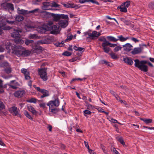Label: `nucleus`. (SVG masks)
Returning <instances> with one entry per match:
<instances>
[{
  "label": "nucleus",
  "mask_w": 154,
  "mask_h": 154,
  "mask_svg": "<svg viewBox=\"0 0 154 154\" xmlns=\"http://www.w3.org/2000/svg\"><path fill=\"white\" fill-rule=\"evenodd\" d=\"M89 34V37H87L86 39L89 38L91 39H93L95 37H98L101 35L100 32H98L96 31H93L92 33Z\"/></svg>",
  "instance_id": "obj_12"
},
{
  "label": "nucleus",
  "mask_w": 154,
  "mask_h": 154,
  "mask_svg": "<svg viewBox=\"0 0 154 154\" xmlns=\"http://www.w3.org/2000/svg\"><path fill=\"white\" fill-rule=\"evenodd\" d=\"M15 42L20 44H22L24 43V41L21 39L20 37H19L17 39L15 40Z\"/></svg>",
  "instance_id": "obj_39"
},
{
  "label": "nucleus",
  "mask_w": 154,
  "mask_h": 154,
  "mask_svg": "<svg viewBox=\"0 0 154 154\" xmlns=\"http://www.w3.org/2000/svg\"><path fill=\"white\" fill-rule=\"evenodd\" d=\"M7 114L6 112H4L2 111V110H0V116H5L7 115Z\"/></svg>",
  "instance_id": "obj_54"
},
{
  "label": "nucleus",
  "mask_w": 154,
  "mask_h": 154,
  "mask_svg": "<svg viewBox=\"0 0 154 154\" xmlns=\"http://www.w3.org/2000/svg\"><path fill=\"white\" fill-rule=\"evenodd\" d=\"M9 111L10 112H13L15 116L18 115V116L20 117L21 116V114L18 113V111L17 110V108L16 106H14L11 107L9 109Z\"/></svg>",
  "instance_id": "obj_19"
},
{
  "label": "nucleus",
  "mask_w": 154,
  "mask_h": 154,
  "mask_svg": "<svg viewBox=\"0 0 154 154\" xmlns=\"http://www.w3.org/2000/svg\"><path fill=\"white\" fill-rule=\"evenodd\" d=\"M17 12L18 14L23 15L29 14V11L23 9H20L19 8H18Z\"/></svg>",
  "instance_id": "obj_21"
},
{
  "label": "nucleus",
  "mask_w": 154,
  "mask_h": 154,
  "mask_svg": "<svg viewBox=\"0 0 154 154\" xmlns=\"http://www.w3.org/2000/svg\"><path fill=\"white\" fill-rule=\"evenodd\" d=\"M9 64L7 61L3 62L0 63L1 67H9Z\"/></svg>",
  "instance_id": "obj_27"
},
{
  "label": "nucleus",
  "mask_w": 154,
  "mask_h": 154,
  "mask_svg": "<svg viewBox=\"0 0 154 154\" xmlns=\"http://www.w3.org/2000/svg\"><path fill=\"white\" fill-rule=\"evenodd\" d=\"M21 72L24 75L28 72H29L27 71L26 69L23 68L21 69Z\"/></svg>",
  "instance_id": "obj_57"
},
{
  "label": "nucleus",
  "mask_w": 154,
  "mask_h": 154,
  "mask_svg": "<svg viewBox=\"0 0 154 154\" xmlns=\"http://www.w3.org/2000/svg\"><path fill=\"white\" fill-rule=\"evenodd\" d=\"M122 47L120 46H116V47L114 49L113 51L115 52H117L119 50H121Z\"/></svg>",
  "instance_id": "obj_41"
},
{
  "label": "nucleus",
  "mask_w": 154,
  "mask_h": 154,
  "mask_svg": "<svg viewBox=\"0 0 154 154\" xmlns=\"http://www.w3.org/2000/svg\"><path fill=\"white\" fill-rule=\"evenodd\" d=\"M15 17L16 20L18 22H21L23 21L24 19V17L23 16L20 15H16Z\"/></svg>",
  "instance_id": "obj_28"
},
{
  "label": "nucleus",
  "mask_w": 154,
  "mask_h": 154,
  "mask_svg": "<svg viewBox=\"0 0 154 154\" xmlns=\"http://www.w3.org/2000/svg\"><path fill=\"white\" fill-rule=\"evenodd\" d=\"M124 23L127 25H129L131 23V21L130 20H125L124 21Z\"/></svg>",
  "instance_id": "obj_61"
},
{
  "label": "nucleus",
  "mask_w": 154,
  "mask_h": 154,
  "mask_svg": "<svg viewBox=\"0 0 154 154\" xmlns=\"http://www.w3.org/2000/svg\"><path fill=\"white\" fill-rule=\"evenodd\" d=\"M39 10V9L38 8L34 9L32 10L29 11V14L30 13H37Z\"/></svg>",
  "instance_id": "obj_47"
},
{
  "label": "nucleus",
  "mask_w": 154,
  "mask_h": 154,
  "mask_svg": "<svg viewBox=\"0 0 154 154\" xmlns=\"http://www.w3.org/2000/svg\"><path fill=\"white\" fill-rule=\"evenodd\" d=\"M112 150L115 154H120L119 152L116 150V149L115 148H113Z\"/></svg>",
  "instance_id": "obj_64"
},
{
  "label": "nucleus",
  "mask_w": 154,
  "mask_h": 154,
  "mask_svg": "<svg viewBox=\"0 0 154 154\" xmlns=\"http://www.w3.org/2000/svg\"><path fill=\"white\" fill-rule=\"evenodd\" d=\"M25 93V91L24 90H18L15 91L14 95L15 97L20 98L23 97Z\"/></svg>",
  "instance_id": "obj_11"
},
{
  "label": "nucleus",
  "mask_w": 154,
  "mask_h": 154,
  "mask_svg": "<svg viewBox=\"0 0 154 154\" xmlns=\"http://www.w3.org/2000/svg\"><path fill=\"white\" fill-rule=\"evenodd\" d=\"M68 20H62L59 23V24L60 26L63 28H65L67 26L68 23Z\"/></svg>",
  "instance_id": "obj_22"
},
{
  "label": "nucleus",
  "mask_w": 154,
  "mask_h": 154,
  "mask_svg": "<svg viewBox=\"0 0 154 154\" xmlns=\"http://www.w3.org/2000/svg\"><path fill=\"white\" fill-rule=\"evenodd\" d=\"M135 66L138 68L141 71L143 72H146L148 70V66L146 64L147 63V61L146 60H142L140 61L139 60L137 59L134 60Z\"/></svg>",
  "instance_id": "obj_2"
},
{
  "label": "nucleus",
  "mask_w": 154,
  "mask_h": 154,
  "mask_svg": "<svg viewBox=\"0 0 154 154\" xmlns=\"http://www.w3.org/2000/svg\"><path fill=\"white\" fill-rule=\"evenodd\" d=\"M148 7L151 10H154V1L149 3L148 5Z\"/></svg>",
  "instance_id": "obj_31"
},
{
  "label": "nucleus",
  "mask_w": 154,
  "mask_h": 154,
  "mask_svg": "<svg viewBox=\"0 0 154 154\" xmlns=\"http://www.w3.org/2000/svg\"><path fill=\"white\" fill-rule=\"evenodd\" d=\"M22 32V31L21 29H17L15 30L14 32L11 33V36L15 38V40L17 39L19 37H21V35L19 32Z\"/></svg>",
  "instance_id": "obj_9"
},
{
  "label": "nucleus",
  "mask_w": 154,
  "mask_h": 154,
  "mask_svg": "<svg viewBox=\"0 0 154 154\" xmlns=\"http://www.w3.org/2000/svg\"><path fill=\"white\" fill-rule=\"evenodd\" d=\"M24 114L27 118L31 119V120H33L32 118L27 111L26 110L24 111Z\"/></svg>",
  "instance_id": "obj_32"
},
{
  "label": "nucleus",
  "mask_w": 154,
  "mask_h": 154,
  "mask_svg": "<svg viewBox=\"0 0 154 154\" xmlns=\"http://www.w3.org/2000/svg\"><path fill=\"white\" fill-rule=\"evenodd\" d=\"M47 70V68H39L38 70V74L44 81H46L48 80Z\"/></svg>",
  "instance_id": "obj_4"
},
{
  "label": "nucleus",
  "mask_w": 154,
  "mask_h": 154,
  "mask_svg": "<svg viewBox=\"0 0 154 154\" xmlns=\"http://www.w3.org/2000/svg\"><path fill=\"white\" fill-rule=\"evenodd\" d=\"M49 111L52 113L56 114L60 111V109L57 108H53V107L51 106H49Z\"/></svg>",
  "instance_id": "obj_24"
},
{
  "label": "nucleus",
  "mask_w": 154,
  "mask_h": 154,
  "mask_svg": "<svg viewBox=\"0 0 154 154\" xmlns=\"http://www.w3.org/2000/svg\"><path fill=\"white\" fill-rule=\"evenodd\" d=\"M79 59L80 57H76L70 59L69 61L70 62H73Z\"/></svg>",
  "instance_id": "obj_44"
},
{
  "label": "nucleus",
  "mask_w": 154,
  "mask_h": 154,
  "mask_svg": "<svg viewBox=\"0 0 154 154\" xmlns=\"http://www.w3.org/2000/svg\"><path fill=\"white\" fill-rule=\"evenodd\" d=\"M32 52L34 53H39L43 50V48L40 46L36 45L35 43L32 45Z\"/></svg>",
  "instance_id": "obj_6"
},
{
  "label": "nucleus",
  "mask_w": 154,
  "mask_h": 154,
  "mask_svg": "<svg viewBox=\"0 0 154 154\" xmlns=\"http://www.w3.org/2000/svg\"><path fill=\"white\" fill-rule=\"evenodd\" d=\"M132 47V45L129 43L122 45V47L124 48L123 50L127 52H130L131 50V48Z\"/></svg>",
  "instance_id": "obj_18"
},
{
  "label": "nucleus",
  "mask_w": 154,
  "mask_h": 154,
  "mask_svg": "<svg viewBox=\"0 0 154 154\" xmlns=\"http://www.w3.org/2000/svg\"><path fill=\"white\" fill-rule=\"evenodd\" d=\"M29 38L33 39L37 37V36L35 34H30L29 37Z\"/></svg>",
  "instance_id": "obj_56"
},
{
  "label": "nucleus",
  "mask_w": 154,
  "mask_h": 154,
  "mask_svg": "<svg viewBox=\"0 0 154 154\" xmlns=\"http://www.w3.org/2000/svg\"><path fill=\"white\" fill-rule=\"evenodd\" d=\"M8 85L9 86V87L10 88H11L14 89H16L17 88V87L16 86H14L11 85V84H8Z\"/></svg>",
  "instance_id": "obj_59"
},
{
  "label": "nucleus",
  "mask_w": 154,
  "mask_h": 154,
  "mask_svg": "<svg viewBox=\"0 0 154 154\" xmlns=\"http://www.w3.org/2000/svg\"><path fill=\"white\" fill-rule=\"evenodd\" d=\"M123 61L129 65H131L133 64V62L131 58L128 57L124 58Z\"/></svg>",
  "instance_id": "obj_20"
},
{
  "label": "nucleus",
  "mask_w": 154,
  "mask_h": 154,
  "mask_svg": "<svg viewBox=\"0 0 154 154\" xmlns=\"http://www.w3.org/2000/svg\"><path fill=\"white\" fill-rule=\"evenodd\" d=\"M60 18L64 19H67L68 20H69L68 15H65L63 14H60Z\"/></svg>",
  "instance_id": "obj_37"
},
{
  "label": "nucleus",
  "mask_w": 154,
  "mask_h": 154,
  "mask_svg": "<svg viewBox=\"0 0 154 154\" xmlns=\"http://www.w3.org/2000/svg\"><path fill=\"white\" fill-rule=\"evenodd\" d=\"M110 93H111L115 97L116 96L118 97L117 96V94L113 91L112 90H110Z\"/></svg>",
  "instance_id": "obj_58"
},
{
  "label": "nucleus",
  "mask_w": 154,
  "mask_h": 154,
  "mask_svg": "<svg viewBox=\"0 0 154 154\" xmlns=\"http://www.w3.org/2000/svg\"><path fill=\"white\" fill-rule=\"evenodd\" d=\"M117 46V44H112L110 43L109 41L107 42L106 43V48H108L107 46H109L111 48H114L116 46Z\"/></svg>",
  "instance_id": "obj_30"
},
{
  "label": "nucleus",
  "mask_w": 154,
  "mask_h": 154,
  "mask_svg": "<svg viewBox=\"0 0 154 154\" xmlns=\"http://www.w3.org/2000/svg\"><path fill=\"white\" fill-rule=\"evenodd\" d=\"M100 148L102 149L103 152H105V147L102 144H100Z\"/></svg>",
  "instance_id": "obj_63"
},
{
  "label": "nucleus",
  "mask_w": 154,
  "mask_h": 154,
  "mask_svg": "<svg viewBox=\"0 0 154 154\" xmlns=\"http://www.w3.org/2000/svg\"><path fill=\"white\" fill-rule=\"evenodd\" d=\"M99 40L100 41L103 42L102 43L101 45L102 47V49L106 53H108L110 48H106V43L108 41L106 40L105 37L104 36L101 37L99 39Z\"/></svg>",
  "instance_id": "obj_5"
},
{
  "label": "nucleus",
  "mask_w": 154,
  "mask_h": 154,
  "mask_svg": "<svg viewBox=\"0 0 154 154\" xmlns=\"http://www.w3.org/2000/svg\"><path fill=\"white\" fill-rule=\"evenodd\" d=\"M143 50V48L141 47L135 48L131 53L133 55H135L142 53Z\"/></svg>",
  "instance_id": "obj_16"
},
{
  "label": "nucleus",
  "mask_w": 154,
  "mask_h": 154,
  "mask_svg": "<svg viewBox=\"0 0 154 154\" xmlns=\"http://www.w3.org/2000/svg\"><path fill=\"white\" fill-rule=\"evenodd\" d=\"M85 50V48L80 47H78V48H77V51H82V52L84 51Z\"/></svg>",
  "instance_id": "obj_62"
},
{
  "label": "nucleus",
  "mask_w": 154,
  "mask_h": 154,
  "mask_svg": "<svg viewBox=\"0 0 154 154\" xmlns=\"http://www.w3.org/2000/svg\"><path fill=\"white\" fill-rule=\"evenodd\" d=\"M84 116H87L86 115V114L90 115L91 113V112L90 111L86 109L84 111Z\"/></svg>",
  "instance_id": "obj_49"
},
{
  "label": "nucleus",
  "mask_w": 154,
  "mask_h": 154,
  "mask_svg": "<svg viewBox=\"0 0 154 154\" xmlns=\"http://www.w3.org/2000/svg\"><path fill=\"white\" fill-rule=\"evenodd\" d=\"M85 2H91L92 3L95 4L97 5H99V3L96 0H85Z\"/></svg>",
  "instance_id": "obj_36"
},
{
  "label": "nucleus",
  "mask_w": 154,
  "mask_h": 154,
  "mask_svg": "<svg viewBox=\"0 0 154 154\" xmlns=\"http://www.w3.org/2000/svg\"><path fill=\"white\" fill-rule=\"evenodd\" d=\"M5 72L7 74H9L11 72L12 70L11 68H6L5 69Z\"/></svg>",
  "instance_id": "obj_52"
},
{
  "label": "nucleus",
  "mask_w": 154,
  "mask_h": 154,
  "mask_svg": "<svg viewBox=\"0 0 154 154\" xmlns=\"http://www.w3.org/2000/svg\"><path fill=\"white\" fill-rule=\"evenodd\" d=\"M31 54V52L29 50H26L25 48L23 47L21 53L20 57H27L29 56Z\"/></svg>",
  "instance_id": "obj_15"
},
{
  "label": "nucleus",
  "mask_w": 154,
  "mask_h": 154,
  "mask_svg": "<svg viewBox=\"0 0 154 154\" xmlns=\"http://www.w3.org/2000/svg\"><path fill=\"white\" fill-rule=\"evenodd\" d=\"M5 106L3 102L0 101V110H2L5 108Z\"/></svg>",
  "instance_id": "obj_46"
},
{
  "label": "nucleus",
  "mask_w": 154,
  "mask_h": 154,
  "mask_svg": "<svg viewBox=\"0 0 154 154\" xmlns=\"http://www.w3.org/2000/svg\"><path fill=\"white\" fill-rule=\"evenodd\" d=\"M51 3V7H52L57 8L59 7L60 6V5L57 4L54 1L52 2Z\"/></svg>",
  "instance_id": "obj_38"
},
{
  "label": "nucleus",
  "mask_w": 154,
  "mask_h": 154,
  "mask_svg": "<svg viewBox=\"0 0 154 154\" xmlns=\"http://www.w3.org/2000/svg\"><path fill=\"white\" fill-rule=\"evenodd\" d=\"M118 38L117 39H118L121 42H123L125 41L127 39H128L129 38V37H126L125 38L122 35H121L120 36H119L118 37Z\"/></svg>",
  "instance_id": "obj_29"
},
{
  "label": "nucleus",
  "mask_w": 154,
  "mask_h": 154,
  "mask_svg": "<svg viewBox=\"0 0 154 154\" xmlns=\"http://www.w3.org/2000/svg\"><path fill=\"white\" fill-rule=\"evenodd\" d=\"M43 5L42 6V9L44 10H57V9L49 8L50 6L51 7V3L49 2H44L42 3Z\"/></svg>",
  "instance_id": "obj_13"
},
{
  "label": "nucleus",
  "mask_w": 154,
  "mask_h": 154,
  "mask_svg": "<svg viewBox=\"0 0 154 154\" xmlns=\"http://www.w3.org/2000/svg\"><path fill=\"white\" fill-rule=\"evenodd\" d=\"M37 90L39 92H41L43 94L40 96V98H43L45 97L48 96L49 95L48 91L45 89H41L39 87L36 88Z\"/></svg>",
  "instance_id": "obj_8"
},
{
  "label": "nucleus",
  "mask_w": 154,
  "mask_h": 154,
  "mask_svg": "<svg viewBox=\"0 0 154 154\" xmlns=\"http://www.w3.org/2000/svg\"><path fill=\"white\" fill-rule=\"evenodd\" d=\"M47 14L52 16L53 18V20L55 22H57L60 19V14H54L50 12H47Z\"/></svg>",
  "instance_id": "obj_14"
},
{
  "label": "nucleus",
  "mask_w": 154,
  "mask_h": 154,
  "mask_svg": "<svg viewBox=\"0 0 154 154\" xmlns=\"http://www.w3.org/2000/svg\"><path fill=\"white\" fill-rule=\"evenodd\" d=\"M152 122V120L151 119H146L145 120L144 122L146 124H148L149 123H151Z\"/></svg>",
  "instance_id": "obj_45"
},
{
  "label": "nucleus",
  "mask_w": 154,
  "mask_h": 154,
  "mask_svg": "<svg viewBox=\"0 0 154 154\" xmlns=\"http://www.w3.org/2000/svg\"><path fill=\"white\" fill-rule=\"evenodd\" d=\"M25 43L26 45H30L32 47V45L33 44H35L33 40L28 39H26L25 40Z\"/></svg>",
  "instance_id": "obj_26"
},
{
  "label": "nucleus",
  "mask_w": 154,
  "mask_h": 154,
  "mask_svg": "<svg viewBox=\"0 0 154 154\" xmlns=\"http://www.w3.org/2000/svg\"><path fill=\"white\" fill-rule=\"evenodd\" d=\"M120 11L121 12L125 13L127 12V8H126V7H125L124 6H122L121 8V10H120Z\"/></svg>",
  "instance_id": "obj_50"
},
{
  "label": "nucleus",
  "mask_w": 154,
  "mask_h": 154,
  "mask_svg": "<svg viewBox=\"0 0 154 154\" xmlns=\"http://www.w3.org/2000/svg\"><path fill=\"white\" fill-rule=\"evenodd\" d=\"M131 39L132 41L134 42L135 43H137L139 42V40L133 37H131Z\"/></svg>",
  "instance_id": "obj_60"
},
{
  "label": "nucleus",
  "mask_w": 154,
  "mask_h": 154,
  "mask_svg": "<svg viewBox=\"0 0 154 154\" xmlns=\"http://www.w3.org/2000/svg\"><path fill=\"white\" fill-rule=\"evenodd\" d=\"M53 22L52 21H49L48 23H47L46 25H44V26H47L48 27H52V25L53 24Z\"/></svg>",
  "instance_id": "obj_55"
},
{
  "label": "nucleus",
  "mask_w": 154,
  "mask_h": 154,
  "mask_svg": "<svg viewBox=\"0 0 154 154\" xmlns=\"http://www.w3.org/2000/svg\"><path fill=\"white\" fill-rule=\"evenodd\" d=\"M30 73L29 72L24 75L25 78L26 80H28V79H31V77L29 76Z\"/></svg>",
  "instance_id": "obj_48"
},
{
  "label": "nucleus",
  "mask_w": 154,
  "mask_h": 154,
  "mask_svg": "<svg viewBox=\"0 0 154 154\" xmlns=\"http://www.w3.org/2000/svg\"><path fill=\"white\" fill-rule=\"evenodd\" d=\"M106 38L108 40V41L109 42L110 41L113 42H116L118 41V39H117L112 36H106Z\"/></svg>",
  "instance_id": "obj_25"
},
{
  "label": "nucleus",
  "mask_w": 154,
  "mask_h": 154,
  "mask_svg": "<svg viewBox=\"0 0 154 154\" xmlns=\"http://www.w3.org/2000/svg\"><path fill=\"white\" fill-rule=\"evenodd\" d=\"M5 48L8 50V53H11L20 57L23 47L20 45H16L10 42H7L5 44Z\"/></svg>",
  "instance_id": "obj_1"
},
{
  "label": "nucleus",
  "mask_w": 154,
  "mask_h": 154,
  "mask_svg": "<svg viewBox=\"0 0 154 154\" xmlns=\"http://www.w3.org/2000/svg\"><path fill=\"white\" fill-rule=\"evenodd\" d=\"M117 140L122 145H124L125 144V143L123 139L122 138H119Z\"/></svg>",
  "instance_id": "obj_53"
},
{
  "label": "nucleus",
  "mask_w": 154,
  "mask_h": 154,
  "mask_svg": "<svg viewBox=\"0 0 154 154\" xmlns=\"http://www.w3.org/2000/svg\"><path fill=\"white\" fill-rule=\"evenodd\" d=\"M101 62L102 63H104L105 65H107L109 66H112V63L106 61L105 60H102L101 61Z\"/></svg>",
  "instance_id": "obj_34"
},
{
  "label": "nucleus",
  "mask_w": 154,
  "mask_h": 154,
  "mask_svg": "<svg viewBox=\"0 0 154 154\" xmlns=\"http://www.w3.org/2000/svg\"><path fill=\"white\" fill-rule=\"evenodd\" d=\"M10 28L9 26H5V24L4 23H0V35H2L3 32V30H10Z\"/></svg>",
  "instance_id": "obj_17"
},
{
  "label": "nucleus",
  "mask_w": 154,
  "mask_h": 154,
  "mask_svg": "<svg viewBox=\"0 0 154 154\" xmlns=\"http://www.w3.org/2000/svg\"><path fill=\"white\" fill-rule=\"evenodd\" d=\"M60 104V101L58 97L55 98L54 100L49 101L47 104L49 106H54L56 107L58 106Z\"/></svg>",
  "instance_id": "obj_7"
},
{
  "label": "nucleus",
  "mask_w": 154,
  "mask_h": 154,
  "mask_svg": "<svg viewBox=\"0 0 154 154\" xmlns=\"http://www.w3.org/2000/svg\"><path fill=\"white\" fill-rule=\"evenodd\" d=\"M62 55L66 56H70L72 55V53L68 51H66L62 54Z\"/></svg>",
  "instance_id": "obj_43"
},
{
  "label": "nucleus",
  "mask_w": 154,
  "mask_h": 154,
  "mask_svg": "<svg viewBox=\"0 0 154 154\" xmlns=\"http://www.w3.org/2000/svg\"><path fill=\"white\" fill-rule=\"evenodd\" d=\"M131 2L130 1H127L126 2L122 4L123 5V6L126 7V8H128L130 5Z\"/></svg>",
  "instance_id": "obj_40"
},
{
  "label": "nucleus",
  "mask_w": 154,
  "mask_h": 154,
  "mask_svg": "<svg viewBox=\"0 0 154 154\" xmlns=\"http://www.w3.org/2000/svg\"><path fill=\"white\" fill-rule=\"evenodd\" d=\"M44 26L43 25L42 26L40 30V33L42 34L45 33L47 31H49V30H46L44 29V28H43V26Z\"/></svg>",
  "instance_id": "obj_51"
},
{
  "label": "nucleus",
  "mask_w": 154,
  "mask_h": 154,
  "mask_svg": "<svg viewBox=\"0 0 154 154\" xmlns=\"http://www.w3.org/2000/svg\"><path fill=\"white\" fill-rule=\"evenodd\" d=\"M28 110L30 111L33 115H36L37 112L35 110L34 108L31 106H27Z\"/></svg>",
  "instance_id": "obj_23"
},
{
  "label": "nucleus",
  "mask_w": 154,
  "mask_h": 154,
  "mask_svg": "<svg viewBox=\"0 0 154 154\" xmlns=\"http://www.w3.org/2000/svg\"><path fill=\"white\" fill-rule=\"evenodd\" d=\"M109 54L112 59L116 60L118 59L119 58L113 52H112L109 53Z\"/></svg>",
  "instance_id": "obj_33"
},
{
  "label": "nucleus",
  "mask_w": 154,
  "mask_h": 154,
  "mask_svg": "<svg viewBox=\"0 0 154 154\" xmlns=\"http://www.w3.org/2000/svg\"><path fill=\"white\" fill-rule=\"evenodd\" d=\"M43 28L45 30H51V33L53 34H57L59 33L60 32L59 26L56 25H53L52 27H49L47 26H45Z\"/></svg>",
  "instance_id": "obj_3"
},
{
  "label": "nucleus",
  "mask_w": 154,
  "mask_h": 154,
  "mask_svg": "<svg viewBox=\"0 0 154 154\" xmlns=\"http://www.w3.org/2000/svg\"><path fill=\"white\" fill-rule=\"evenodd\" d=\"M1 6L5 9H9L12 11L14 10V8L13 4L11 3L3 2L1 4Z\"/></svg>",
  "instance_id": "obj_10"
},
{
  "label": "nucleus",
  "mask_w": 154,
  "mask_h": 154,
  "mask_svg": "<svg viewBox=\"0 0 154 154\" xmlns=\"http://www.w3.org/2000/svg\"><path fill=\"white\" fill-rule=\"evenodd\" d=\"M37 99L35 98L32 97L29 100H26L28 102L33 103H36Z\"/></svg>",
  "instance_id": "obj_35"
},
{
  "label": "nucleus",
  "mask_w": 154,
  "mask_h": 154,
  "mask_svg": "<svg viewBox=\"0 0 154 154\" xmlns=\"http://www.w3.org/2000/svg\"><path fill=\"white\" fill-rule=\"evenodd\" d=\"M34 27L33 26H32L28 24H26L25 25V29L27 31H29V30H28V29H31L32 28H34Z\"/></svg>",
  "instance_id": "obj_42"
}]
</instances>
